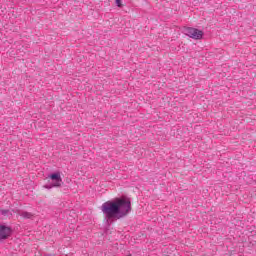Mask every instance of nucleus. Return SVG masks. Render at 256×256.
I'll use <instances>...</instances> for the list:
<instances>
[{
	"instance_id": "1",
	"label": "nucleus",
	"mask_w": 256,
	"mask_h": 256,
	"mask_svg": "<svg viewBox=\"0 0 256 256\" xmlns=\"http://www.w3.org/2000/svg\"><path fill=\"white\" fill-rule=\"evenodd\" d=\"M104 219L107 222L111 219H123L131 211V200L129 198H116L115 200L104 202L101 206Z\"/></svg>"
},
{
	"instance_id": "2",
	"label": "nucleus",
	"mask_w": 256,
	"mask_h": 256,
	"mask_svg": "<svg viewBox=\"0 0 256 256\" xmlns=\"http://www.w3.org/2000/svg\"><path fill=\"white\" fill-rule=\"evenodd\" d=\"M48 179H51L52 183L44 185L45 189H53V187H61L63 185V179L60 172H55L48 175Z\"/></svg>"
},
{
	"instance_id": "3",
	"label": "nucleus",
	"mask_w": 256,
	"mask_h": 256,
	"mask_svg": "<svg viewBox=\"0 0 256 256\" xmlns=\"http://www.w3.org/2000/svg\"><path fill=\"white\" fill-rule=\"evenodd\" d=\"M184 34L187 35V37H190L191 39L199 40L203 39V31L197 29V28H191L187 27L184 29Z\"/></svg>"
},
{
	"instance_id": "4",
	"label": "nucleus",
	"mask_w": 256,
	"mask_h": 256,
	"mask_svg": "<svg viewBox=\"0 0 256 256\" xmlns=\"http://www.w3.org/2000/svg\"><path fill=\"white\" fill-rule=\"evenodd\" d=\"M12 233H13V229H11V227L0 224V241L9 239Z\"/></svg>"
},
{
	"instance_id": "5",
	"label": "nucleus",
	"mask_w": 256,
	"mask_h": 256,
	"mask_svg": "<svg viewBox=\"0 0 256 256\" xmlns=\"http://www.w3.org/2000/svg\"><path fill=\"white\" fill-rule=\"evenodd\" d=\"M20 216L24 219H31L33 217V214H31L30 212H22Z\"/></svg>"
},
{
	"instance_id": "6",
	"label": "nucleus",
	"mask_w": 256,
	"mask_h": 256,
	"mask_svg": "<svg viewBox=\"0 0 256 256\" xmlns=\"http://www.w3.org/2000/svg\"><path fill=\"white\" fill-rule=\"evenodd\" d=\"M115 3L117 5V7H122L123 4H121V0H115Z\"/></svg>"
},
{
	"instance_id": "7",
	"label": "nucleus",
	"mask_w": 256,
	"mask_h": 256,
	"mask_svg": "<svg viewBox=\"0 0 256 256\" xmlns=\"http://www.w3.org/2000/svg\"><path fill=\"white\" fill-rule=\"evenodd\" d=\"M9 213V210H1V215H7Z\"/></svg>"
}]
</instances>
